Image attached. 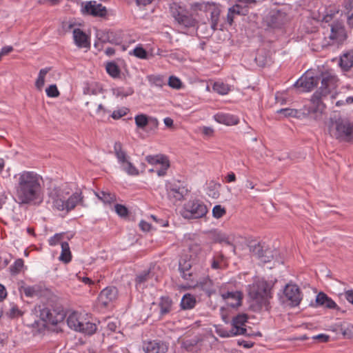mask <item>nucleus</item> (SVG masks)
<instances>
[{
    "label": "nucleus",
    "instance_id": "54",
    "mask_svg": "<svg viewBox=\"0 0 353 353\" xmlns=\"http://www.w3.org/2000/svg\"><path fill=\"white\" fill-rule=\"evenodd\" d=\"M327 298H328V296L325 294H324L323 292H320L316 296V302L319 305L323 306L324 305V303H325Z\"/></svg>",
    "mask_w": 353,
    "mask_h": 353
},
{
    "label": "nucleus",
    "instance_id": "20",
    "mask_svg": "<svg viewBox=\"0 0 353 353\" xmlns=\"http://www.w3.org/2000/svg\"><path fill=\"white\" fill-rule=\"evenodd\" d=\"M73 39L75 45L79 48H89L90 46L88 36L79 28H75L73 30Z\"/></svg>",
    "mask_w": 353,
    "mask_h": 353
},
{
    "label": "nucleus",
    "instance_id": "11",
    "mask_svg": "<svg viewBox=\"0 0 353 353\" xmlns=\"http://www.w3.org/2000/svg\"><path fill=\"white\" fill-rule=\"evenodd\" d=\"M165 187L168 196L173 203L181 201L188 193V189L179 183L168 182Z\"/></svg>",
    "mask_w": 353,
    "mask_h": 353
},
{
    "label": "nucleus",
    "instance_id": "10",
    "mask_svg": "<svg viewBox=\"0 0 353 353\" xmlns=\"http://www.w3.org/2000/svg\"><path fill=\"white\" fill-rule=\"evenodd\" d=\"M39 316L45 323L54 325L62 322L65 314L62 310L43 307L40 310Z\"/></svg>",
    "mask_w": 353,
    "mask_h": 353
},
{
    "label": "nucleus",
    "instance_id": "14",
    "mask_svg": "<svg viewBox=\"0 0 353 353\" xmlns=\"http://www.w3.org/2000/svg\"><path fill=\"white\" fill-rule=\"evenodd\" d=\"M143 350L145 353H165L168 345L161 340L147 341L143 343Z\"/></svg>",
    "mask_w": 353,
    "mask_h": 353
},
{
    "label": "nucleus",
    "instance_id": "61",
    "mask_svg": "<svg viewBox=\"0 0 353 353\" xmlns=\"http://www.w3.org/2000/svg\"><path fill=\"white\" fill-rule=\"evenodd\" d=\"M7 296V292L4 286L0 284V302L2 301Z\"/></svg>",
    "mask_w": 353,
    "mask_h": 353
},
{
    "label": "nucleus",
    "instance_id": "38",
    "mask_svg": "<svg viewBox=\"0 0 353 353\" xmlns=\"http://www.w3.org/2000/svg\"><path fill=\"white\" fill-rule=\"evenodd\" d=\"M167 159L166 157L161 154L148 155L145 157V161L151 165H161Z\"/></svg>",
    "mask_w": 353,
    "mask_h": 353
},
{
    "label": "nucleus",
    "instance_id": "48",
    "mask_svg": "<svg viewBox=\"0 0 353 353\" xmlns=\"http://www.w3.org/2000/svg\"><path fill=\"white\" fill-rule=\"evenodd\" d=\"M225 212V209L220 205H215L212 209V215L216 219L222 217Z\"/></svg>",
    "mask_w": 353,
    "mask_h": 353
},
{
    "label": "nucleus",
    "instance_id": "56",
    "mask_svg": "<svg viewBox=\"0 0 353 353\" xmlns=\"http://www.w3.org/2000/svg\"><path fill=\"white\" fill-rule=\"evenodd\" d=\"M323 306L329 309H334L336 304L331 298L328 297Z\"/></svg>",
    "mask_w": 353,
    "mask_h": 353
},
{
    "label": "nucleus",
    "instance_id": "17",
    "mask_svg": "<svg viewBox=\"0 0 353 353\" xmlns=\"http://www.w3.org/2000/svg\"><path fill=\"white\" fill-rule=\"evenodd\" d=\"M221 297L223 301L231 307H236L241 305L242 293L239 291L221 292Z\"/></svg>",
    "mask_w": 353,
    "mask_h": 353
},
{
    "label": "nucleus",
    "instance_id": "55",
    "mask_svg": "<svg viewBox=\"0 0 353 353\" xmlns=\"http://www.w3.org/2000/svg\"><path fill=\"white\" fill-rule=\"evenodd\" d=\"M151 218L161 227H167L169 225V221L167 219H159L154 215H151Z\"/></svg>",
    "mask_w": 353,
    "mask_h": 353
},
{
    "label": "nucleus",
    "instance_id": "58",
    "mask_svg": "<svg viewBox=\"0 0 353 353\" xmlns=\"http://www.w3.org/2000/svg\"><path fill=\"white\" fill-rule=\"evenodd\" d=\"M345 296L348 302L353 304V290L346 291L345 292Z\"/></svg>",
    "mask_w": 353,
    "mask_h": 353
},
{
    "label": "nucleus",
    "instance_id": "42",
    "mask_svg": "<svg viewBox=\"0 0 353 353\" xmlns=\"http://www.w3.org/2000/svg\"><path fill=\"white\" fill-rule=\"evenodd\" d=\"M258 255L261 262L264 263L270 262L274 257L271 250H261L259 252Z\"/></svg>",
    "mask_w": 353,
    "mask_h": 353
},
{
    "label": "nucleus",
    "instance_id": "28",
    "mask_svg": "<svg viewBox=\"0 0 353 353\" xmlns=\"http://www.w3.org/2000/svg\"><path fill=\"white\" fill-rule=\"evenodd\" d=\"M150 120H154L156 123H157V120L156 119L149 118L146 114H139L134 117V121L136 125L137 128L143 129L148 124Z\"/></svg>",
    "mask_w": 353,
    "mask_h": 353
},
{
    "label": "nucleus",
    "instance_id": "39",
    "mask_svg": "<svg viewBox=\"0 0 353 353\" xmlns=\"http://www.w3.org/2000/svg\"><path fill=\"white\" fill-rule=\"evenodd\" d=\"M201 289L210 296L213 292V282L209 278L204 279L200 282Z\"/></svg>",
    "mask_w": 353,
    "mask_h": 353
},
{
    "label": "nucleus",
    "instance_id": "30",
    "mask_svg": "<svg viewBox=\"0 0 353 353\" xmlns=\"http://www.w3.org/2000/svg\"><path fill=\"white\" fill-rule=\"evenodd\" d=\"M113 94L117 97H127L134 93V90L131 87H117L112 89Z\"/></svg>",
    "mask_w": 353,
    "mask_h": 353
},
{
    "label": "nucleus",
    "instance_id": "12",
    "mask_svg": "<svg viewBox=\"0 0 353 353\" xmlns=\"http://www.w3.org/2000/svg\"><path fill=\"white\" fill-rule=\"evenodd\" d=\"M286 301L292 307L298 306L302 299L300 289L296 285L288 284L283 290Z\"/></svg>",
    "mask_w": 353,
    "mask_h": 353
},
{
    "label": "nucleus",
    "instance_id": "6",
    "mask_svg": "<svg viewBox=\"0 0 353 353\" xmlns=\"http://www.w3.org/2000/svg\"><path fill=\"white\" fill-rule=\"evenodd\" d=\"M67 324L70 328L88 335L93 334L97 330V325L90 321L87 314L73 312L67 318Z\"/></svg>",
    "mask_w": 353,
    "mask_h": 353
},
{
    "label": "nucleus",
    "instance_id": "64",
    "mask_svg": "<svg viewBox=\"0 0 353 353\" xmlns=\"http://www.w3.org/2000/svg\"><path fill=\"white\" fill-rule=\"evenodd\" d=\"M203 133L205 135L210 136L213 133V130L210 127H203Z\"/></svg>",
    "mask_w": 353,
    "mask_h": 353
},
{
    "label": "nucleus",
    "instance_id": "33",
    "mask_svg": "<svg viewBox=\"0 0 353 353\" xmlns=\"http://www.w3.org/2000/svg\"><path fill=\"white\" fill-rule=\"evenodd\" d=\"M50 68H44L39 70L38 77L35 81V86L38 90H41L45 83V78Z\"/></svg>",
    "mask_w": 353,
    "mask_h": 353
},
{
    "label": "nucleus",
    "instance_id": "34",
    "mask_svg": "<svg viewBox=\"0 0 353 353\" xmlns=\"http://www.w3.org/2000/svg\"><path fill=\"white\" fill-rule=\"evenodd\" d=\"M220 14L221 10L217 7L214 8L211 11V28H212L213 30H216L218 29Z\"/></svg>",
    "mask_w": 353,
    "mask_h": 353
},
{
    "label": "nucleus",
    "instance_id": "18",
    "mask_svg": "<svg viewBox=\"0 0 353 353\" xmlns=\"http://www.w3.org/2000/svg\"><path fill=\"white\" fill-rule=\"evenodd\" d=\"M248 321L246 314H241L234 317L232 322V330L236 336L243 335L246 329L243 327Z\"/></svg>",
    "mask_w": 353,
    "mask_h": 353
},
{
    "label": "nucleus",
    "instance_id": "51",
    "mask_svg": "<svg viewBox=\"0 0 353 353\" xmlns=\"http://www.w3.org/2000/svg\"><path fill=\"white\" fill-rule=\"evenodd\" d=\"M63 237V234L61 233H57L52 237H50L48 240L49 245L54 246L57 245L59 243H61V241Z\"/></svg>",
    "mask_w": 353,
    "mask_h": 353
},
{
    "label": "nucleus",
    "instance_id": "62",
    "mask_svg": "<svg viewBox=\"0 0 353 353\" xmlns=\"http://www.w3.org/2000/svg\"><path fill=\"white\" fill-rule=\"evenodd\" d=\"M107 327L109 330L114 332L117 327V323L115 321H109L107 324Z\"/></svg>",
    "mask_w": 353,
    "mask_h": 353
},
{
    "label": "nucleus",
    "instance_id": "43",
    "mask_svg": "<svg viewBox=\"0 0 353 353\" xmlns=\"http://www.w3.org/2000/svg\"><path fill=\"white\" fill-rule=\"evenodd\" d=\"M23 265H24V262H23V259H17L14 261V263L10 267V272L12 274H19L21 272V270H22Z\"/></svg>",
    "mask_w": 353,
    "mask_h": 353
},
{
    "label": "nucleus",
    "instance_id": "19",
    "mask_svg": "<svg viewBox=\"0 0 353 353\" xmlns=\"http://www.w3.org/2000/svg\"><path fill=\"white\" fill-rule=\"evenodd\" d=\"M214 120L225 125H235L239 123V118L234 114L225 112H218L214 115Z\"/></svg>",
    "mask_w": 353,
    "mask_h": 353
},
{
    "label": "nucleus",
    "instance_id": "60",
    "mask_svg": "<svg viewBox=\"0 0 353 353\" xmlns=\"http://www.w3.org/2000/svg\"><path fill=\"white\" fill-rule=\"evenodd\" d=\"M13 50V48L10 46H6L1 48L0 52L2 56L6 55Z\"/></svg>",
    "mask_w": 353,
    "mask_h": 353
},
{
    "label": "nucleus",
    "instance_id": "2",
    "mask_svg": "<svg viewBox=\"0 0 353 353\" xmlns=\"http://www.w3.org/2000/svg\"><path fill=\"white\" fill-rule=\"evenodd\" d=\"M318 82L321 81V86L313 94L311 98V106L309 108V113L316 114L315 119H319L324 110L322 103L323 97L331 94L338 86V77L333 70H325L317 76Z\"/></svg>",
    "mask_w": 353,
    "mask_h": 353
},
{
    "label": "nucleus",
    "instance_id": "49",
    "mask_svg": "<svg viewBox=\"0 0 353 353\" xmlns=\"http://www.w3.org/2000/svg\"><path fill=\"white\" fill-rule=\"evenodd\" d=\"M128 109L122 108L116 110H114L111 114V117L114 119H119L127 114Z\"/></svg>",
    "mask_w": 353,
    "mask_h": 353
},
{
    "label": "nucleus",
    "instance_id": "4",
    "mask_svg": "<svg viewBox=\"0 0 353 353\" xmlns=\"http://www.w3.org/2000/svg\"><path fill=\"white\" fill-rule=\"evenodd\" d=\"M272 283L263 278H256L247 286L249 297L259 305H266L272 297Z\"/></svg>",
    "mask_w": 353,
    "mask_h": 353
},
{
    "label": "nucleus",
    "instance_id": "1",
    "mask_svg": "<svg viewBox=\"0 0 353 353\" xmlns=\"http://www.w3.org/2000/svg\"><path fill=\"white\" fill-rule=\"evenodd\" d=\"M15 195L19 203L30 204L41 199L43 178L34 171L24 170L14 176Z\"/></svg>",
    "mask_w": 353,
    "mask_h": 353
},
{
    "label": "nucleus",
    "instance_id": "50",
    "mask_svg": "<svg viewBox=\"0 0 353 353\" xmlns=\"http://www.w3.org/2000/svg\"><path fill=\"white\" fill-rule=\"evenodd\" d=\"M161 168L157 170V175L159 176H163L165 175L168 168L170 167V163L168 159L165 160L161 165Z\"/></svg>",
    "mask_w": 353,
    "mask_h": 353
},
{
    "label": "nucleus",
    "instance_id": "35",
    "mask_svg": "<svg viewBox=\"0 0 353 353\" xmlns=\"http://www.w3.org/2000/svg\"><path fill=\"white\" fill-rule=\"evenodd\" d=\"M255 0H236L235 5L243 11V14L246 15L248 13V10L252 5L255 4Z\"/></svg>",
    "mask_w": 353,
    "mask_h": 353
},
{
    "label": "nucleus",
    "instance_id": "63",
    "mask_svg": "<svg viewBox=\"0 0 353 353\" xmlns=\"http://www.w3.org/2000/svg\"><path fill=\"white\" fill-rule=\"evenodd\" d=\"M236 181V176L234 172H230L226 176V181L228 183L234 182Z\"/></svg>",
    "mask_w": 353,
    "mask_h": 353
},
{
    "label": "nucleus",
    "instance_id": "37",
    "mask_svg": "<svg viewBox=\"0 0 353 353\" xmlns=\"http://www.w3.org/2000/svg\"><path fill=\"white\" fill-rule=\"evenodd\" d=\"M212 88L214 92L221 95L227 94L230 91L229 85L221 81L215 82L213 84Z\"/></svg>",
    "mask_w": 353,
    "mask_h": 353
},
{
    "label": "nucleus",
    "instance_id": "24",
    "mask_svg": "<svg viewBox=\"0 0 353 353\" xmlns=\"http://www.w3.org/2000/svg\"><path fill=\"white\" fill-rule=\"evenodd\" d=\"M210 266L213 270H221L225 266V256L221 253H215L210 261Z\"/></svg>",
    "mask_w": 353,
    "mask_h": 353
},
{
    "label": "nucleus",
    "instance_id": "32",
    "mask_svg": "<svg viewBox=\"0 0 353 353\" xmlns=\"http://www.w3.org/2000/svg\"><path fill=\"white\" fill-rule=\"evenodd\" d=\"M236 15H245V14H243V11H241L239 9V8H238V6L234 4L232 7L229 8L228 14H227V22L230 25L232 24V23L234 21V19Z\"/></svg>",
    "mask_w": 353,
    "mask_h": 353
},
{
    "label": "nucleus",
    "instance_id": "44",
    "mask_svg": "<svg viewBox=\"0 0 353 353\" xmlns=\"http://www.w3.org/2000/svg\"><path fill=\"white\" fill-rule=\"evenodd\" d=\"M150 274L149 272H144L138 275L136 278V285L138 288H143L144 283L149 280Z\"/></svg>",
    "mask_w": 353,
    "mask_h": 353
},
{
    "label": "nucleus",
    "instance_id": "41",
    "mask_svg": "<svg viewBox=\"0 0 353 353\" xmlns=\"http://www.w3.org/2000/svg\"><path fill=\"white\" fill-rule=\"evenodd\" d=\"M148 80L152 85H154L157 87H162L165 85L164 77L162 75H149L148 76Z\"/></svg>",
    "mask_w": 353,
    "mask_h": 353
},
{
    "label": "nucleus",
    "instance_id": "40",
    "mask_svg": "<svg viewBox=\"0 0 353 353\" xmlns=\"http://www.w3.org/2000/svg\"><path fill=\"white\" fill-rule=\"evenodd\" d=\"M105 69L108 74L113 78H117L120 76V70L114 62L108 63Z\"/></svg>",
    "mask_w": 353,
    "mask_h": 353
},
{
    "label": "nucleus",
    "instance_id": "36",
    "mask_svg": "<svg viewBox=\"0 0 353 353\" xmlns=\"http://www.w3.org/2000/svg\"><path fill=\"white\" fill-rule=\"evenodd\" d=\"M345 8L347 11V23L350 27H353V0H347Z\"/></svg>",
    "mask_w": 353,
    "mask_h": 353
},
{
    "label": "nucleus",
    "instance_id": "7",
    "mask_svg": "<svg viewBox=\"0 0 353 353\" xmlns=\"http://www.w3.org/2000/svg\"><path fill=\"white\" fill-rule=\"evenodd\" d=\"M208 212L205 205L199 201H189L184 204L181 214L185 219H199Z\"/></svg>",
    "mask_w": 353,
    "mask_h": 353
},
{
    "label": "nucleus",
    "instance_id": "27",
    "mask_svg": "<svg viewBox=\"0 0 353 353\" xmlns=\"http://www.w3.org/2000/svg\"><path fill=\"white\" fill-rule=\"evenodd\" d=\"M196 304V299L190 294H185L181 299V307L183 310L192 309Z\"/></svg>",
    "mask_w": 353,
    "mask_h": 353
},
{
    "label": "nucleus",
    "instance_id": "46",
    "mask_svg": "<svg viewBox=\"0 0 353 353\" xmlns=\"http://www.w3.org/2000/svg\"><path fill=\"white\" fill-rule=\"evenodd\" d=\"M168 83L170 87L174 89H180L182 86L181 80L175 76H170Z\"/></svg>",
    "mask_w": 353,
    "mask_h": 353
},
{
    "label": "nucleus",
    "instance_id": "52",
    "mask_svg": "<svg viewBox=\"0 0 353 353\" xmlns=\"http://www.w3.org/2000/svg\"><path fill=\"white\" fill-rule=\"evenodd\" d=\"M216 333L221 336V337H232L236 336L231 329L230 331L226 330L225 329H217Z\"/></svg>",
    "mask_w": 353,
    "mask_h": 353
},
{
    "label": "nucleus",
    "instance_id": "23",
    "mask_svg": "<svg viewBox=\"0 0 353 353\" xmlns=\"http://www.w3.org/2000/svg\"><path fill=\"white\" fill-rule=\"evenodd\" d=\"M339 65L343 71H348L353 66V52H348L341 56Z\"/></svg>",
    "mask_w": 353,
    "mask_h": 353
},
{
    "label": "nucleus",
    "instance_id": "15",
    "mask_svg": "<svg viewBox=\"0 0 353 353\" xmlns=\"http://www.w3.org/2000/svg\"><path fill=\"white\" fill-rule=\"evenodd\" d=\"M82 12L94 17H103L107 14V10L101 3L96 1H90L85 3L82 8Z\"/></svg>",
    "mask_w": 353,
    "mask_h": 353
},
{
    "label": "nucleus",
    "instance_id": "5",
    "mask_svg": "<svg viewBox=\"0 0 353 353\" xmlns=\"http://www.w3.org/2000/svg\"><path fill=\"white\" fill-rule=\"evenodd\" d=\"M328 130L331 137L340 141L353 142V122L341 118L330 119Z\"/></svg>",
    "mask_w": 353,
    "mask_h": 353
},
{
    "label": "nucleus",
    "instance_id": "8",
    "mask_svg": "<svg viewBox=\"0 0 353 353\" xmlns=\"http://www.w3.org/2000/svg\"><path fill=\"white\" fill-rule=\"evenodd\" d=\"M114 151L117 159L118 163L121 168L129 175H138V169L130 161V157L125 151L122 148L120 142H116L114 145Z\"/></svg>",
    "mask_w": 353,
    "mask_h": 353
},
{
    "label": "nucleus",
    "instance_id": "21",
    "mask_svg": "<svg viewBox=\"0 0 353 353\" xmlns=\"http://www.w3.org/2000/svg\"><path fill=\"white\" fill-rule=\"evenodd\" d=\"M329 37L333 43L342 42L345 39V33L343 26L339 23L332 24L331 32Z\"/></svg>",
    "mask_w": 353,
    "mask_h": 353
},
{
    "label": "nucleus",
    "instance_id": "26",
    "mask_svg": "<svg viewBox=\"0 0 353 353\" xmlns=\"http://www.w3.org/2000/svg\"><path fill=\"white\" fill-rule=\"evenodd\" d=\"M61 252L59 257L61 261L65 263H69L72 259V254L70 249L69 244L67 242H61Z\"/></svg>",
    "mask_w": 353,
    "mask_h": 353
},
{
    "label": "nucleus",
    "instance_id": "9",
    "mask_svg": "<svg viewBox=\"0 0 353 353\" xmlns=\"http://www.w3.org/2000/svg\"><path fill=\"white\" fill-rule=\"evenodd\" d=\"M170 10L172 17L181 27L187 28L196 26V20L177 3H173L170 7Z\"/></svg>",
    "mask_w": 353,
    "mask_h": 353
},
{
    "label": "nucleus",
    "instance_id": "59",
    "mask_svg": "<svg viewBox=\"0 0 353 353\" xmlns=\"http://www.w3.org/2000/svg\"><path fill=\"white\" fill-rule=\"evenodd\" d=\"M139 226L143 231H149L150 229V225L145 221H141Z\"/></svg>",
    "mask_w": 353,
    "mask_h": 353
},
{
    "label": "nucleus",
    "instance_id": "31",
    "mask_svg": "<svg viewBox=\"0 0 353 353\" xmlns=\"http://www.w3.org/2000/svg\"><path fill=\"white\" fill-rule=\"evenodd\" d=\"M129 54L140 59H148V52L140 44L137 46L132 51H130Z\"/></svg>",
    "mask_w": 353,
    "mask_h": 353
},
{
    "label": "nucleus",
    "instance_id": "57",
    "mask_svg": "<svg viewBox=\"0 0 353 353\" xmlns=\"http://www.w3.org/2000/svg\"><path fill=\"white\" fill-rule=\"evenodd\" d=\"M238 344L245 348H250L253 346L254 343L251 341H247L244 340L238 341Z\"/></svg>",
    "mask_w": 353,
    "mask_h": 353
},
{
    "label": "nucleus",
    "instance_id": "16",
    "mask_svg": "<svg viewBox=\"0 0 353 353\" xmlns=\"http://www.w3.org/2000/svg\"><path fill=\"white\" fill-rule=\"evenodd\" d=\"M118 290L115 287L110 286L104 288L99 295V303L106 307L117 298Z\"/></svg>",
    "mask_w": 353,
    "mask_h": 353
},
{
    "label": "nucleus",
    "instance_id": "25",
    "mask_svg": "<svg viewBox=\"0 0 353 353\" xmlns=\"http://www.w3.org/2000/svg\"><path fill=\"white\" fill-rule=\"evenodd\" d=\"M159 305L161 316H164L172 310V301L168 296H161Z\"/></svg>",
    "mask_w": 353,
    "mask_h": 353
},
{
    "label": "nucleus",
    "instance_id": "47",
    "mask_svg": "<svg viewBox=\"0 0 353 353\" xmlns=\"http://www.w3.org/2000/svg\"><path fill=\"white\" fill-rule=\"evenodd\" d=\"M46 94L48 97L55 98L59 96L60 93L55 84L50 85L46 89Z\"/></svg>",
    "mask_w": 353,
    "mask_h": 353
},
{
    "label": "nucleus",
    "instance_id": "13",
    "mask_svg": "<svg viewBox=\"0 0 353 353\" xmlns=\"http://www.w3.org/2000/svg\"><path fill=\"white\" fill-rule=\"evenodd\" d=\"M318 84V77L305 74L299 79L294 84V86L301 92L311 91Z\"/></svg>",
    "mask_w": 353,
    "mask_h": 353
},
{
    "label": "nucleus",
    "instance_id": "53",
    "mask_svg": "<svg viewBox=\"0 0 353 353\" xmlns=\"http://www.w3.org/2000/svg\"><path fill=\"white\" fill-rule=\"evenodd\" d=\"M114 208L116 212L121 216H125L128 214V209L123 205L116 204Z\"/></svg>",
    "mask_w": 353,
    "mask_h": 353
},
{
    "label": "nucleus",
    "instance_id": "45",
    "mask_svg": "<svg viewBox=\"0 0 353 353\" xmlns=\"http://www.w3.org/2000/svg\"><path fill=\"white\" fill-rule=\"evenodd\" d=\"M217 241L220 243L232 246L233 245V237L228 236L225 234H220L217 236Z\"/></svg>",
    "mask_w": 353,
    "mask_h": 353
},
{
    "label": "nucleus",
    "instance_id": "29",
    "mask_svg": "<svg viewBox=\"0 0 353 353\" xmlns=\"http://www.w3.org/2000/svg\"><path fill=\"white\" fill-rule=\"evenodd\" d=\"M95 195L104 203L110 204L116 200L115 194L110 192L100 191L95 192Z\"/></svg>",
    "mask_w": 353,
    "mask_h": 353
},
{
    "label": "nucleus",
    "instance_id": "3",
    "mask_svg": "<svg viewBox=\"0 0 353 353\" xmlns=\"http://www.w3.org/2000/svg\"><path fill=\"white\" fill-rule=\"evenodd\" d=\"M48 203L54 210L61 212H69L77 205H83V196L81 191H76L72 194L60 186H54L48 188Z\"/></svg>",
    "mask_w": 353,
    "mask_h": 353
},
{
    "label": "nucleus",
    "instance_id": "22",
    "mask_svg": "<svg viewBox=\"0 0 353 353\" xmlns=\"http://www.w3.org/2000/svg\"><path fill=\"white\" fill-rule=\"evenodd\" d=\"M21 293H23L27 297H34L39 296L41 292V287L39 285H21L19 288Z\"/></svg>",
    "mask_w": 353,
    "mask_h": 353
}]
</instances>
